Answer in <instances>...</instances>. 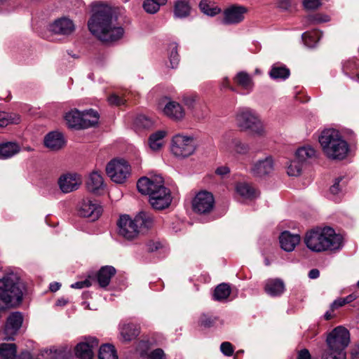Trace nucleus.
<instances>
[{"instance_id":"nucleus-1","label":"nucleus","mask_w":359,"mask_h":359,"mask_svg":"<svg viewBox=\"0 0 359 359\" xmlns=\"http://www.w3.org/2000/svg\"><path fill=\"white\" fill-rule=\"evenodd\" d=\"M88 26L93 35L106 43L116 41L124 34V29L117 22L112 8L103 4L94 6Z\"/></svg>"},{"instance_id":"nucleus-2","label":"nucleus","mask_w":359,"mask_h":359,"mask_svg":"<svg viewBox=\"0 0 359 359\" xmlns=\"http://www.w3.org/2000/svg\"><path fill=\"white\" fill-rule=\"evenodd\" d=\"M304 242L314 252H336L343 246L342 236L329 226L316 228L307 231Z\"/></svg>"},{"instance_id":"nucleus-3","label":"nucleus","mask_w":359,"mask_h":359,"mask_svg":"<svg viewBox=\"0 0 359 359\" xmlns=\"http://www.w3.org/2000/svg\"><path fill=\"white\" fill-rule=\"evenodd\" d=\"M138 191L149 196V202L155 210H163L170 206L172 197L170 189L163 184V178L143 177L137 183Z\"/></svg>"},{"instance_id":"nucleus-4","label":"nucleus","mask_w":359,"mask_h":359,"mask_svg":"<svg viewBox=\"0 0 359 359\" xmlns=\"http://www.w3.org/2000/svg\"><path fill=\"white\" fill-rule=\"evenodd\" d=\"M318 141L324 154L330 159L342 160L349 151L346 141L338 130L333 128L323 130Z\"/></svg>"},{"instance_id":"nucleus-5","label":"nucleus","mask_w":359,"mask_h":359,"mask_svg":"<svg viewBox=\"0 0 359 359\" xmlns=\"http://www.w3.org/2000/svg\"><path fill=\"white\" fill-rule=\"evenodd\" d=\"M23 289L16 273L4 275L0 278V306L4 308L19 305L22 300Z\"/></svg>"},{"instance_id":"nucleus-6","label":"nucleus","mask_w":359,"mask_h":359,"mask_svg":"<svg viewBox=\"0 0 359 359\" xmlns=\"http://www.w3.org/2000/svg\"><path fill=\"white\" fill-rule=\"evenodd\" d=\"M236 126L242 131H250L258 137H265L268 131L254 109L249 107L238 108L234 115Z\"/></svg>"},{"instance_id":"nucleus-7","label":"nucleus","mask_w":359,"mask_h":359,"mask_svg":"<svg viewBox=\"0 0 359 359\" xmlns=\"http://www.w3.org/2000/svg\"><path fill=\"white\" fill-rule=\"evenodd\" d=\"M197 147V140L191 135L179 133L173 135L171 139L170 151L178 158H186L192 156Z\"/></svg>"},{"instance_id":"nucleus-8","label":"nucleus","mask_w":359,"mask_h":359,"mask_svg":"<svg viewBox=\"0 0 359 359\" xmlns=\"http://www.w3.org/2000/svg\"><path fill=\"white\" fill-rule=\"evenodd\" d=\"M106 172L113 182L122 184L130 176V166L124 159L115 158L107 163Z\"/></svg>"},{"instance_id":"nucleus-9","label":"nucleus","mask_w":359,"mask_h":359,"mask_svg":"<svg viewBox=\"0 0 359 359\" xmlns=\"http://www.w3.org/2000/svg\"><path fill=\"white\" fill-rule=\"evenodd\" d=\"M326 342L331 349L345 351L350 342L349 332L345 327L338 326L327 335Z\"/></svg>"},{"instance_id":"nucleus-10","label":"nucleus","mask_w":359,"mask_h":359,"mask_svg":"<svg viewBox=\"0 0 359 359\" xmlns=\"http://www.w3.org/2000/svg\"><path fill=\"white\" fill-rule=\"evenodd\" d=\"M191 205L195 213L199 215L208 214L215 207V198L212 193L207 191H201L194 197Z\"/></svg>"},{"instance_id":"nucleus-11","label":"nucleus","mask_w":359,"mask_h":359,"mask_svg":"<svg viewBox=\"0 0 359 359\" xmlns=\"http://www.w3.org/2000/svg\"><path fill=\"white\" fill-rule=\"evenodd\" d=\"M248 12L247 7L238 4L228 6L223 12V23L225 25H238L245 19Z\"/></svg>"},{"instance_id":"nucleus-12","label":"nucleus","mask_w":359,"mask_h":359,"mask_svg":"<svg viewBox=\"0 0 359 359\" xmlns=\"http://www.w3.org/2000/svg\"><path fill=\"white\" fill-rule=\"evenodd\" d=\"M117 226L118 235L127 240H133L139 235L135 222L128 215L120 216Z\"/></svg>"},{"instance_id":"nucleus-13","label":"nucleus","mask_w":359,"mask_h":359,"mask_svg":"<svg viewBox=\"0 0 359 359\" xmlns=\"http://www.w3.org/2000/svg\"><path fill=\"white\" fill-rule=\"evenodd\" d=\"M23 316L19 311L12 312L6 319L4 333L5 339L14 340V337L18 333L23 323Z\"/></svg>"},{"instance_id":"nucleus-14","label":"nucleus","mask_w":359,"mask_h":359,"mask_svg":"<svg viewBox=\"0 0 359 359\" xmlns=\"http://www.w3.org/2000/svg\"><path fill=\"white\" fill-rule=\"evenodd\" d=\"M98 346V340L93 337H85L74 348L75 355L80 359H92L93 350Z\"/></svg>"},{"instance_id":"nucleus-15","label":"nucleus","mask_w":359,"mask_h":359,"mask_svg":"<svg viewBox=\"0 0 359 359\" xmlns=\"http://www.w3.org/2000/svg\"><path fill=\"white\" fill-rule=\"evenodd\" d=\"M78 213L83 217H88L92 221L97 219L102 214V207L95 201L83 199L78 205Z\"/></svg>"},{"instance_id":"nucleus-16","label":"nucleus","mask_w":359,"mask_h":359,"mask_svg":"<svg viewBox=\"0 0 359 359\" xmlns=\"http://www.w3.org/2000/svg\"><path fill=\"white\" fill-rule=\"evenodd\" d=\"M81 178L76 173H66L60 177L58 179V185L60 190L68 194L77 190L81 184Z\"/></svg>"},{"instance_id":"nucleus-17","label":"nucleus","mask_w":359,"mask_h":359,"mask_svg":"<svg viewBox=\"0 0 359 359\" xmlns=\"http://www.w3.org/2000/svg\"><path fill=\"white\" fill-rule=\"evenodd\" d=\"M273 168V159L268 156L255 162L250 168V173L255 177H263L271 173Z\"/></svg>"},{"instance_id":"nucleus-18","label":"nucleus","mask_w":359,"mask_h":359,"mask_svg":"<svg viewBox=\"0 0 359 359\" xmlns=\"http://www.w3.org/2000/svg\"><path fill=\"white\" fill-rule=\"evenodd\" d=\"M162 111L165 116L175 121H181L185 117V111L182 106L177 102L168 100Z\"/></svg>"},{"instance_id":"nucleus-19","label":"nucleus","mask_w":359,"mask_h":359,"mask_svg":"<svg viewBox=\"0 0 359 359\" xmlns=\"http://www.w3.org/2000/svg\"><path fill=\"white\" fill-rule=\"evenodd\" d=\"M48 29L55 34L69 35L74 32L75 27L72 20L68 18L62 17L50 23Z\"/></svg>"},{"instance_id":"nucleus-20","label":"nucleus","mask_w":359,"mask_h":359,"mask_svg":"<svg viewBox=\"0 0 359 359\" xmlns=\"http://www.w3.org/2000/svg\"><path fill=\"white\" fill-rule=\"evenodd\" d=\"M300 236L298 234H292L285 231L279 236V242L281 248L286 252H292L300 242Z\"/></svg>"},{"instance_id":"nucleus-21","label":"nucleus","mask_w":359,"mask_h":359,"mask_svg":"<svg viewBox=\"0 0 359 359\" xmlns=\"http://www.w3.org/2000/svg\"><path fill=\"white\" fill-rule=\"evenodd\" d=\"M86 187L90 192L96 194H100L105 187L102 174L97 170L93 171L89 175Z\"/></svg>"},{"instance_id":"nucleus-22","label":"nucleus","mask_w":359,"mask_h":359,"mask_svg":"<svg viewBox=\"0 0 359 359\" xmlns=\"http://www.w3.org/2000/svg\"><path fill=\"white\" fill-rule=\"evenodd\" d=\"M120 339L128 342L135 339L140 334L138 325L133 323H121L119 325Z\"/></svg>"},{"instance_id":"nucleus-23","label":"nucleus","mask_w":359,"mask_h":359,"mask_svg":"<svg viewBox=\"0 0 359 359\" xmlns=\"http://www.w3.org/2000/svg\"><path fill=\"white\" fill-rule=\"evenodd\" d=\"M236 193L242 198L253 200L259 196V191L250 184L245 182H240L236 184Z\"/></svg>"},{"instance_id":"nucleus-24","label":"nucleus","mask_w":359,"mask_h":359,"mask_svg":"<svg viewBox=\"0 0 359 359\" xmlns=\"http://www.w3.org/2000/svg\"><path fill=\"white\" fill-rule=\"evenodd\" d=\"M65 143L63 135L58 132H50L44 138L45 146L53 151L62 148Z\"/></svg>"},{"instance_id":"nucleus-25","label":"nucleus","mask_w":359,"mask_h":359,"mask_svg":"<svg viewBox=\"0 0 359 359\" xmlns=\"http://www.w3.org/2000/svg\"><path fill=\"white\" fill-rule=\"evenodd\" d=\"M116 272L115 268L111 266H102L97 273V280L100 287L102 288L107 287Z\"/></svg>"},{"instance_id":"nucleus-26","label":"nucleus","mask_w":359,"mask_h":359,"mask_svg":"<svg viewBox=\"0 0 359 359\" xmlns=\"http://www.w3.org/2000/svg\"><path fill=\"white\" fill-rule=\"evenodd\" d=\"M264 290L271 297H278L284 292L285 285L280 279H269L266 281Z\"/></svg>"},{"instance_id":"nucleus-27","label":"nucleus","mask_w":359,"mask_h":359,"mask_svg":"<svg viewBox=\"0 0 359 359\" xmlns=\"http://www.w3.org/2000/svg\"><path fill=\"white\" fill-rule=\"evenodd\" d=\"M135 226L137 227V231L140 233L144 230L150 229L154 224V219L151 215L147 212H140L133 219Z\"/></svg>"},{"instance_id":"nucleus-28","label":"nucleus","mask_w":359,"mask_h":359,"mask_svg":"<svg viewBox=\"0 0 359 359\" xmlns=\"http://www.w3.org/2000/svg\"><path fill=\"white\" fill-rule=\"evenodd\" d=\"M99 118V114L93 109L81 111V129L95 126L98 123Z\"/></svg>"},{"instance_id":"nucleus-29","label":"nucleus","mask_w":359,"mask_h":359,"mask_svg":"<svg viewBox=\"0 0 359 359\" xmlns=\"http://www.w3.org/2000/svg\"><path fill=\"white\" fill-rule=\"evenodd\" d=\"M20 151L18 144L13 142H6L0 144V160L12 158Z\"/></svg>"},{"instance_id":"nucleus-30","label":"nucleus","mask_w":359,"mask_h":359,"mask_svg":"<svg viewBox=\"0 0 359 359\" xmlns=\"http://www.w3.org/2000/svg\"><path fill=\"white\" fill-rule=\"evenodd\" d=\"M234 80L245 90L244 94H248L253 90L254 83L252 79L247 72H238L236 75Z\"/></svg>"},{"instance_id":"nucleus-31","label":"nucleus","mask_w":359,"mask_h":359,"mask_svg":"<svg viewBox=\"0 0 359 359\" xmlns=\"http://www.w3.org/2000/svg\"><path fill=\"white\" fill-rule=\"evenodd\" d=\"M222 149L226 151H232L238 154L245 155L248 153L250 150V147L248 144L243 142L241 140L238 138H232L230 140L229 147H222Z\"/></svg>"},{"instance_id":"nucleus-32","label":"nucleus","mask_w":359,"mask_h":359,"mask_svg":"<svg viewBox=\"0 0 359 359\" xmlns=\"http://www.w3.org/2000/svg\"><path fill=\"white\" fill-rule=\"evenodd\" d=\"M269 75L274 80H285L290 76V70L285 65L276 63L271 67Z\"/></svg>"},{"instance_id":"nucleus-33","label":"nucleus","mask_w":359,"mask_h":359,"mask_svg":"<svg viewBox=\"0 0 359 359\" xmlns=\"http://www.w3.org/2000/svg\"><path fill=\"white\" fill-rule=\"evenodd\" d=\"M316 151L313 147L309 145L299 147L295 152V156L298 161L306 162L316 157Z\"/></svg>"},{"instance_id":"nucleus-34","label":"nucleus","mask_w":359,"mask_h":359,"mask_svg":"<svg viewBox=\"0 0 359 359\" xmlns=\"http://www.w3.org/2000/svg\"><path fill=\"white\" fill-rule=\"evenodd\" d=\"M65 120L69 128L81 129L80 111L77 109H72L65 114Z\"/></svg>"},{"instance_id":"nucleus-35","label":"nucleus","mask_w":359,"mask_h":359,"mask_svg":"<svg viewBox=\"0 0 359 359\" xmlns=\"http://www.w3.org/2000/svg\"><path fill=\"white\" fill-rule=\"evenodd\" d=\"M191 6L185 0H178L174 7V15L177 18H184L189 15Z\"/></svg>"},{"instance_id":"nucleus-36","label":"nucleus","mask_w":359,"mask_h":359,"mask_svg":"<svg viewBox=\"0 0 359 359\" xmlns=\"http://www.w3.org/2000/svg\"><path fill=\"white\" fill-rule=\"evenodd\" d=\"M166 135L165 131L158 130L152 134L149 139V144L153 151H157L161 148L163 144V138Z\"/></svg>"},{"instance_id":"nucleus-37","label":"nucleus","mask_w":359,"mask_h":359,"mask_svg":"<svg viewBox=\"0 0 359 359\" xmlns=\"http://www.w3.org/2000/svg\"><path fill=\"white\" fill-rule=\"evenodd\" d=\"M17 353V347L15 344H0V357L2 359H15Z\"/></svg>"},{"instance_id":"nucleus-38","label":"nucleus","mask_w":359,"mask_h":359,"mask_svg":"<svg viewBox=\"0 0 359 359\" xmlns=\"http://www.w3.org/2000/svg\"><path fill=\"white\" fill-rule=\"evenodd\" d=\"M322 36V33L315 30L312 32H306L302 34V38L304 44L309 48L314 47L319 41Z\"/></svg>"},{"instance_id":"nucleus-39","label":"nucleus","mask_w":359,"mask_h":359,"mask_svg":"<svg viewBox=\"0 0 359 359\" xmlns=\"http://www.w3.org/2000/svg\"><path fill=\"white\" fill-rule=\"evenodd\" d=\"M230 294V286L226 283H221L215 289L213 299L217 301H223L226 299Z\"/></svg>"},{"instance_id":"nucleus-40","label":"nucleus","mask_w":359,"mask_h":359,"mask_svg":"<svg viewBox=\"0 0 359 359\" xmlns=\"http://www.w3.org/2000/svg\"><path fill=\"white\" fill-rule=\"evenodd\" d=\"M168 0H144L142 4L144 10L149 14L157 13L161 6L165 5Z\"/></svg>"},{"instance_id":"nucleus-41","label":"nucleus","mask_w":359,"mask_h":359,"mask_svg":"<svg viewBox=\"0 0 359 359\" xmlns=\"http://www.w3.org/2000/svg\"><path fill=\"white\" fill-rule=\"evenodd\" d=\"M99 359H118L116 351L113 345L104 344L99 350Z\"/></svg>"},{"instance_id":"nucleus-42","label":"nucleus","mask_w":359,"mask_h":359,"mask_svg":"<svg viewBox=\"0 0 359 359\" xmlns=\"http://www.w3.org/2000/svg\"><path fill=\"white\" fill-rule=\"evenodd\" d=\"M199 7L204 14L209 16H215L221 11L220 8L212 4L210 2H208L207 0H202L200 2Z\"/></svg>"},{"instance_id":"nucleus-43","label":"nucleus","mask_w":359,"mask_h":359,"mask_svg":"<svg viewBox=\"0 0 359 359\" xmlns=\"http://www.w3.org/2000/svg\"><path fill=\"white\" fill-rule=\"evenodd\" d=\"M20 117L16 114H8L5 111H0V128L5 127L10 123H18Z\"/></svg>"},{"instance_id":"nucleus-44","label":"nucleus","mask_w":359,"mask_h":359,"mask_svg":"<svg viewBox=\"0 0 359 359\" xmlns=\"http://www.w3.org/2000/svg\"><path fill=\"white\" fill-rule=\"evenodd\" d=\"M322 359H346V351H341L337 349H331L327 346L322 354Z\"/></svg>"},{"instance_id":"nucleus-45","label":"nucleus","mask_w":359,"mask_h":359,"mask_svg":"<svg viewBox=\"0 0 359 359\" xmlns=\"http://www.w3.org/2000/svg\"><path fill=\"white\" fill-rule=\"evenodd\" d=\"M168 57L172 68H175L179 63V55L177 51V44L171 43L168 46Z\"/></svg>"},{"instance_id":"nucleus-46","label":"nucleus","mask_w":359,"mask_h":359,"mask_svg":"<svg viewBox=\"0 0 359 359\" xmlns=\"http://www.w3.org/2000/svg\"><path fill=\"white\" fill-rule=\"evenodd\" d=\"M41 356V358L39 359H64V352L57 349L45 350Z\"/></svg>"},{"instance_id":"nucleus-47","label":"nucleus","mask_w":359,"mask_h":359,"mask_svg":"<svg viewBox=\"0 0 359 359\" xmlns=\"http://www.w3.org/2000/svg\"><path fill=\"white\" fill-rule=\"evenodd\" d=\"M330 17L327 15L316 13L309 15L306 18V22L307 24H320L330 21Z\"/></svg>"},{"instance_id":"nucleus-48","label":"nucleus","mask_w":359,"mask_h":359,"mask_svg":"<svg viewBox=\"0 0 359 359\" xmlns=\"http://www.w3.org/2000/svg\"><path fill=\"white\" fill-rule=\"evenodd\" d=\"M302 171V165L298 161H292L287 168L288 175L297 177L300 175Z\"/></svg>"},{"instance_id":"nucleus-49","label":"nucleus","mask_w":359,"mask_h":359,"mask_svg":"<svg viewBox=\"0 0 359 359\" xmlns=\"http://www.w3.org/2000/svg\"><path fill=\"white\" fill-rule=\"evenodd\" d=\"M182 101L188 109L194 111L196 104L197 96L194 95H186L183 97Z\"/></svg>"},{"instance_id":"nucleus-50","label":"nucleus","mask_w":359,"mask_h":359,"mask_svg":"<svg viewBox=\"0 0 359 359\" xmlns=\"http://www.w3.org/2000/svg\"><path fill=\"white\" fill-rule=\"evenodd\" d=\"M136 123L144 128H149L152 126L153 121L144 115H140L137 117Z\"/></svg>"},{"instance_id":"nucleus-51","label":"nucleus","mask_w":359,"mask_h":359,"mask_svg":"<svg viewBox=\"0 0 359 359\" xmlns=\"http://www.w3.org/2000/svg\"><path fill=\"white\" fill-rule=\"evenodd\" d=\"M220 351L224 355L231 356L234 352V348L230 342L224 341L220 345Z\"/></svg>"},{"instance_id":"nucleus-52","label":"nucleus","mask_w":359,"mask_h":359,"mask_svg":"<svg viewBox=\"0 0 359 359\" xmlns=\"http://www.w3.org/2000/svg\"><path fill=\"white\" fill-rule=\"evenodd\" d=\"M303 5L306 9L314 10L320 6L321 2L320 0H304Z\"/></svg>"},{"instance_id":"nucleus-53","label":"nucleus","mask_w":359,"mask_h":359,"mask_svg":"<svg viewBox=\"0 0 359 359\" xmlns=\"http://www.w3.org/2000/svg\"><path fill=\"white\" fill-rule=\"evenodd\" d=\"M149 359H165L164 351L161 348H156L151 351L149 355Z\"/></svg>"},{"instance_id":"nucleus-54","label":"nucleus","mask_w":359,"mask_h":359,"mask_svg":"<svg viewBox=\"0 0 359 359\" xmlns=\"http://www.w3.org/2000/svg\"><path fill=\"white\" fill-rule=\"evenodd\" d=\"M200 323L204 327H210L214 323V319L211 316L203 314L200 318Z\"/></svg>"},{"instance_id":"nucleus-55","label":"nucleus","mask_w":359,"mask_h":359,"mask_svg":"<svg viewBox=\"0 0 359 359\" xmlns=\"http://www.w3.org/2000/svg\"><path fill=\"white\" fill-rule=\"evenodd\" d=\"M108 101L110 104L121 105L125 103L126 100L118 97L115 94H113L109 97Z\"/></svg>"},{"instance_id":"nucleus-56","label":"nucleus","mask_w":359,"mask_h":359,"mask_svg":"<svg viewBox=\"0 0 359 359\" xmlns=\"http://www.w3.org/2000/svg\"><path fill=\"white\" fill-rule=\"evenodd\" d=\"M342 180V177H339L335 180L334 184L330 187V193L333 195L338 194L341 191L339 183Z\"/></svg>"},{"instance_id":"nucleus-57","label":"nucleus","mask_w":359,"mask_h":359,"mask_svg":"<svg viewBox=\"0 0 359 359\" xmlns=\"http://www.w3.org/2000/svg\"><path fill=\"white\" fill-rule=\"evenodd\" d=\"M91 285V283L89 280L86 279L82 281H78L72 284L71 287L75 289H82L84 287H88Z\"/></svg>"},{"instance_id":"nucleus-58","label":"nucleus","mask_w":359,"mask_h":359,"mask_svg":"<svg viewBox=\"0 0 359 359\" xmlns=\"http://www.w3.org/2000/svg\"><path fill=\"white\" fill-rule=\"evenodd\" d=\"M229 172L230 168L226 165L219 166L215 170V173L222 177L227 175Z\"/></svg>"},{"instance_id":"nucleus-59","label":"nucleus","mask_w":359,"mask_h":359,"mask_svg":"<svg viewBox=\"0 0 359 359\" xmlns=\"http://www.w3.org/2000/svg\"><path fill=\"white\" fill-rule=\"evenodd\" d=\"M346 304L343 298H338L335 299L330 305V310L334 311L336 309L344 306Z\"/></svg>"},{"instance_id":"nucleus-60","label":"nucleus","mask_w":359,"mask_h":359,"mask_svg":"<svg viewBox=\"0 0 359 359\" xmlns=\"http://www.w3.org/2000/svg\"><path fill=\"white\" fill-rule=\"evenodd\" d=\"M147 246L149 251L154 252L157 250L161 247V243L157 241H149Z\"/></svg>"},{"instance_id":"nucleus-61","label":"nucleus","mask_w":359,"mask_h":359,"mask_svg":"<svg viewBox=\"0 0 359 359\" xmlns=\"http://www.w3.org/2000/svg\"><path fill=\"white\" fill-rule=\"evenodd\" d=\"M311 355L307 349L301 350L297 356V359H310Z\"/></svg>"},{"instance_id":"nucleus-62","label":"nucleus","mask_w":359,"mask_h":359,"mask_svg":"<svg viewBox=\"0 0 359 359\" xmlns=\"http://www.w3.org/2000/svg\"><path fill=\"white\" fill-rule=\"evenodd\" d=\"M320 276V271L318 269H313L309 272V277L311 279H316Z\"/></svg>"},{"instance_id":"nucleus-63","label":"nucleus","mask_w":359,"mask_h":359,"mask_svg":"<svg viewBox=\"0 0 359 359\" xmlns=\"http://www.w3.org/2000/svg\"><path fill=\"white\" fill-rule=\"evenodd\" d=\"M357 298V295L355 294H351L346 297H344L343 299L344 300L345 304H348L354 301Z\"/></svg>"},{"instance_id":"nucleus-64","label":"nucleus","mask_w":359,"mask_h":359,"mask_svg":"<svg viewBox=\"0 0 359 359\" xmlns=\"http://www.w3.org/2000/svg\"><path fill=\"white\" fill-rule=\"evenodd\" d=\"M351 355L352 359H359V344L353 348Z\"/></svg>"}]
</instances>
